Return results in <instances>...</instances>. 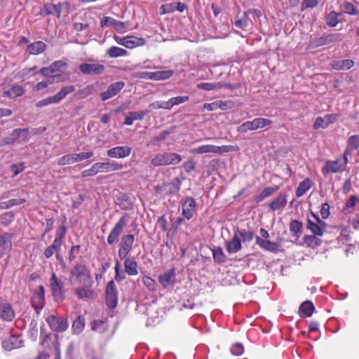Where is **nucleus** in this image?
Wrapping results in <instances>:
<instances>
[{
  "mask_svg": "<svg viewBox=\"0 0 359 359\" xmlns=\"http://www.w3.org/2000/svg\"><path fill=\"white\" fill-rule=\"evenodd\" d=\"M339 14L335 11L330 12L326 19L327 25L331 27L337 26V25L339 23Z\"/></svg>",
  "mask_w": 359,
  "mask_h": 359,
  "instance_id": "3c124183",
  "label": "nucleus"
},
{
  "mask_svg": "<svg viewBox=\"0 0 359 359\" xmlns=\"http://www.w3.org/2000/svg\"><path fill=\"white\" fill-rule=\"evenodd\" d=\"M83 286L75 289V294L80 299H93L94 292L92 289L93 285L81 284Z\"/></svg>",
  "mask_w": 359,
  "mask_h": 359,
  "instance_id": "5701e85b",
  "label": "nucleus"
},
{
  "mask_svg": "<svg viewBox=\"0 0 359 359\" xmlns=\"http://www.w3.org/2000/svg\"><path fill=\"white\" fill-rule=\"evenodd\" d=\"M107 53L110 57H118L126 55L128 52L122 48L111 46L107 50Z\"/></svg>",
  "mask_w": 359,
  "mask_h": 359,
  "instance_id": "a19ab883",
  "label": "nucleus"
},
{
  "mask_svg": "<svg viewBox=\"0 0 359 359\" xmlns=\"http://www.w3.org/2000/svg\"><path fill=\"white\" fill-rule=\"evenodd\" d=\"M106 304L110 309H114L118 303V291L113 280H110L106 287Z\"/></svg>",
  "mask_w": 359,
  "mask_h": 359,
  "instance_id": "9d476101",
  "label": "nucleus"
},
{
  "mask_svg": "<svg viewBox=\"0 0 359 359\" xmlns=\"http://www.w3.org/2000/svg\"><path fill=\"white\" fill-rule=\"evenodd\" d=\"M125 83L123 81H117L111 83L105 91L100 94L102 101H106L116 95L124 87Z\"/></svg>",
  "mask_w": 359,
  "mask_h": 359,
  "instance_id": "ddd939ff",
  "label": "nucleus"
},
{
  "mask_svg": "<svg viewBox=\"0 0 359 359\" xmlns=\"http://www.w3.org/2000/svg\"><path fill=\"white\" fill-rule=\"evenodd\" d=\"M226 251L229 254L236 253L241 250V241L237 233H234L233 238L226 243Z\"/></svg>",
  "mask_w": 359,
  "mask_h": 359,
  "instance_id": "b1692460",
  "label": "nucleus"
},
{
  "mask_svg": "<svg viewBox=\"0 0 359 359\" xmlns=\"http://www.w3.org/2000/svg\"><path fill=\"white\" fill-rule=\"evenodd\" d=\"M290 233L297 238H299L302 232L303 224L297 220L292 219L289 224Z\"/></svg>",
  "mask_w": 359,
  "mask_h": 359,
  "instance_id": "c9c22d12",
  "label": "nucleus"
},
{
  "mask_svg": "<svg viewBox=\"0 0 359 359\" xmlns=\"http://www.w3.org/2000/svg\"><path fill=\"white\" fill-rule=\"evenodd\" d=\"M313 185V182L309 178L304 179L302 182H301L297 189H296V196L301 197L306 194L307 191H309Z\"/></svg>",
  "mask_w": 359,
  "mask_h": 359,
  "instance_id": "2f4dec72",
  "label": "nucleus"
},
{
  "mask_svg": "<svg viewBox=\"0 0 359 359\" xmlns=\"http://www.w3.org/2000/svg\"><path fill=\"white\" fill-rule=\"evenodd\" d=\"M347 165L341 160H327L322 168L321 172L324 177H327L330 173H342Z\"/></svg>",
  "mask_w": 359,
  "mask_h": 359,
  "instance_id": "20e7f679",
  "label": "nucleus"
},
{
  "mask_svg": "<svg viewBox=\"0 0 359 359\" xmlns=\"http://www.w3.org/2000/svg\"><path fill=\"white\" fill-rule=\"evenodd\" d=\"M120 266H121L120 262L118 260H116V264H115V267H114V270H115L114 279L117 282H121L126 278L125 273L120 272Z\"/></svg>",
  "mask_w": 359,
  "mask_h": 359,
  "instance_id": "69168bd1",
  "label": "nucleus"
},
{
  "mask_svg": "<svg viewBox=\"0 0 359 359\" xmlns=\"http://www.w3.org/2000/svg\"><path fill=\"white\" fill-rule=\"evenodd\" d=\"M25 93V89L21 85H14L11 89L4 92V95L8 97H19Z\"/></svg>",
  "mask_w": 359,
  "mask_h": 359,
  "instance_id": "e433bc0d",
  "label": "nucleus"
},
{
  "mask_svg": "<svg viewBox=\"0 0 359 359\" xmlns=\"http://www.w3.org/2000/svg\"><path fill=\"white\" fill-rule=\"evenodd\" d=\"M74 163H76L74 154H68L57 159V164L59 165H69Z\"/></svg>",
  "mask_w": 359,
  "mask_h": 359,
  "instance_id": "a18cd8bd",
  "label": "nucleus"
},
{
  "mask_svg": "<svg viewBox=\"0 0 359 359\" xmlns=\"http://www.w3.org/2000/svg\"><path fill=\"white\" fill-rule=\"evenodd\" d=\"M15 313L12 305L8 301L0 298V318L5 321L11 322Z\"/></svg>",
  "mask_w": 359,
  "mask_h": 359,
  "instance_id": "9b49d317",
  "label": "nucleus"
},
{
  "mask_svg": "<svg viewBox=\"0 0 359 359\" xmlns=\"http://www.w3.org/2000/svg\"><path fill=\"white\" fill-rule=\"evenodd\" d=\"M147 112V111L129 112L128 115L126 116L123 123L126 126H132L134 121L142 120Z\"/></svg>",
  "mask_w": 359,
  "mask_h": 359,
  "instance_id": "c756f323",
  "label": "nucleus"
},
{
  "mask_svg": "<svg viewBox=\"0 0 359 359\" xmlns=\"http://www.w3.org/2000/svg\"><path fill=\"white\" fill-rule=\"evenodd\" d=\"M16 340V338L14 336L10 337L8 339L4 341L3 347L6 350H12L17 348V346L14 344V341Z\"/></svg>",
  "mask_w": 359,
  "mask_h": 359,
  "instance_id": "774afa93",
  "label": "nucleus"
},
{
  "mask_svg": "<svg viewBox=\"0 0 359 359\" xmlns=\"http://www.w3.org/2000/svg\"><path fill=\"white\" fill-rule=\"evenodd\" d=\"M359 202V198L356 196H351L350 198L346 201L345 206L343 209V212L346 214L349 212V209L353 208L357 203Z\"/></svg>",
  "mask_w": 359,
  "mask_h": 359,
  "instance_id": "8fccbe9b",
  "label": "nucleus"
},
{
  "mask_svg": "<svg viewBox=\"0 0 359 359\" xmlns=\"http://www.w3.org/2000/svg\"><path fill=\"white\" fill-rule=\"evenodd\" d=\"M255 123L256 129L257 130L271 126L272 124V121L265 118H255Z\"/></svg>",
  "mask_w": 359,
  "mask_h": 359,
  "instance_id": "052dcab7",
  "label": "nucleus"
},
{
  "mask_svg": "<svg viewBox=\"0 0 359 359\" xmlns=\"http://www.w3.org/2000/svg\"><path fill=\"white\" fill-rule=\"evenodd\" d=\"M71 275L75 277L79 284L93 285L90 271L85 264L78 263L71 270Z\"/></svg>",
  "mask_w": 359,
  "mask_h": 359,
  "instance_id": "f257e3e1",
  "label": "nucleus"
},
{
  "mask_svg": "<svg viewBox=\"0 0 359 359\" xmlns=\"http://www.w3.org/2000/svg\"><path fill=\"white\" fill-rule=\"evenodd\" d=\"M91 329L93 331L103 332L106 330L105 324L103 320H94L90 323Z\"/></svg>",
  "mask_w": 359,
  "mask_h": 359,
  "instance_id": "864d4df0",
  "label": "nucleus"
},
{
  "mask_svg": "<svg viewBox=\"0 0 359 359\" xmlns=\"http://www.w3.org/2000/svg\"><path fill=\"white\" fill-rule=\"evenodd\" d=\"M286 204V195H279L269 203V207L272 210L275 211L285 208Z\"/></svg>",
  "mask_w": 359,
  "mask_h": 359,
  "instance_id": "473e14b6",
  "label": "nucleus"
},
{
  "mask_svg": "<svg viewBox=\"0 0 359 359\" xmlns=\"http://www.w3.org/2000/svg\"><path fill=\"white\" fill-rule=\"evenodd\" d=\"M8 137L11 144L18 140L27 142L29 139V129L28 128H15L11 133Z\"/></svg>",
  "mask_w": 359,
  "mask_h": 359,
  "instance_id": "dca6fc26",
  "label": "nucleus"
},
{
  "mask_svg": "<svg viewBox=\"0 0 359 359\" xmlns=\"http://www.w3.org/2000/svg\"><path fill=\"white\" fill-rule=\"evenodd\" d=\"M85 327V318L83 316H79L72 323L74 332L79 334Z\"/></svg>",
  "mask_w": 359,
  "mask_h": 359,
  "instance_id": "c03bdc74",
  "label": "nucleus"
},
{
  "mask_svg": "<svg viewBox=\"0 0 359 359\" xmlns=\"http://www.w3.org/2000/svg\"><path fill=\"white\" fill-rule=\"evenodd\" d=\"M94 88L93 85H88L86 87L78 90L77 97L79 99H84L93 93Z\"/></svg>",
  "mask_w": 359,
  "mask_h": 359,
  "instance_id": "13d9d810",
  "label": "nucleus"
},
{
  "mask_svg": "<svg viewBox=\"0 0 359 359\" xmlns=\"http://www.w3.org/2000/svg\"><path fill=\"white\" fill-rule=\"evenodd\" d=\"M172 70H163L152 72V79L154 81L166 80L173 75Z\"/></svg>",
  "mask_w": 359,
  "mask_h": 359,
  "instance_id": "ea45409f",
  "label": "nucleus"
},
{
  "mask_svg": "<svg viewBox=\"0 0 359 359\" xmlns=\"http://www.w3.org/2000/svg\"><path fill=\"white\" fill-rule=\"evenodd\" d=\"M314 309V305L311 301H305L299 306V316L301 317H310L313 313Z\"/></svg>",
  "mask_w": 359,
  "mask_h": 359,
  "instance_id": "7c9ffc66",
  "label": "nucleus"
},
{
  "mask_svg": "<svg viewBox=\"0 0 359 359\" xmlns=\"http://www.w3.org/2000/svg\"><path fill=\"white\" fill-rule=\"evenodd\" d=\"M311 216L315 219V222L308 218L306 220V229L315 236H323L327 227L326 223L313 212H311Z\"/></svg>",
  "mask_w": 359,
  "mask_h": 359,
  "instance_id": "39448f33",
  "label": "nucleus"
},
{
  "mask_svg": "<svg viewBox=\"0 0 359 359\" xmlns=\"http://www.w3.org/2000/svg\"><path fill=\"white\" fill-rule=\"evenodd\" d=\"M212 256L214 260L219 264L224 263L226 259L225 255L224 254L222 248H218L213 250Z\"/></svg>",
  "mask_w": 359,
  "mask_h": 359,
  "instance_id": "4d7b16f0",
  "label": "nucleus"
},
{
  "mask_svg": "<svg viewBox=\"0 0 359 359\" xmlns=\"http://www.w3.org/2000/svg\"><path fill=\"white\" fill-rule=\"evenodd\" d=\"M101 27H111L121 32L128 27V22L118 21L111 17L105 16L100 21Z\"/></svg>",
  "mask_w": 359,
  "mask_h": 359,
  "instance_id": "a211bd4d",
  "label": "nucleus"
},
{
  "mask_svg": "<svg viewBox=\"0 0 359 359\" xmlns=\"http://www.w3.org/2000/svg\"><path fill=\"white\" fill-rule=\"evenodd\" d=\"M165 195L176 194L180 190V187L173 182L164 183Z\"/></svg>",
  "mask_w": 359,
  "mask_h": 359,
  "instance_id": "5fc2aeb1",
  "label": "nucleus"
},
{
  "mask_svg": "<svg viewBox=\"0 0 359 359\" xmlns=\"http://www.w3.org/2000/svg\"><path fill=\"white\" fill-rule=\"evenodd\" d=\"M341 11L348 15H354L358 13L357 8L351 2H345L341 7Z\"/></svg>",
  "mask_w": 359,
  "mask_h": 359,
  "instance_id": "603ef678",
  "label": "nucleus"
},
{
  "mask_svg": "<svg viewBox=\"0 0 359 359\" xmlns=\"http://www.w3.org/2000/svg\"><path fill=\"white\" fill-rule=\"evenodd\" d=\"M131 148L128 146H116L107 150V156L114 158H124L130 156Z\"/></svg>",
  "mask_w": 359,
  "mask_h": 359,
  "instance_id": "2eb2a0df",
  "label": "nucleus"
},
{
  "mask_svg": "<svg viewBox=\"0 0 359 359\" xmlns=\"http://www.w3.org/2000/svg\"><path fill=\"white\" fill-rule=\"evenodd\" d=\"M128 220V216L126 214L119 218L107 237V243L109 245H113L117 242L123 229L127 224Z\"/></svg>",
  "mask_w": 359,
  "mask_h": 359,
  "instance_id": "423d86ee",
  "label": "nucleus"
},
{
  "mask_svg": "<svg viewBox=\"0 0 359 359\" xmlns=\"http://www.w3.org/2000/svg\"><path fill=\"white\" fill-rule=\"evenodd\" d=\"M182 161L180 154L173 152H165L157 154L151 161V163L155 166L177 165Z\"/></svg>",
  "mask_w": 359,
  "mask_h": 359,
  "instance_id": "f03ea898",
  "label": "nucleus"
},
{
  "mask_svg": "<svg viewBox=\"0 0 359 359\" xmlns=\"http://www.w3.org/2000/svg\"><path fill=\"white\" fill-rule=\"evenodd\" d=\"M45 290L42 285L39 287V291L36 292L32 297V305L36 311L40 310L44 305Z\"/></svg>",
  "mask_w": 359,
  "mask_h": 359,
  "instance_id": "412c9836",
  "label": "nucleus"
},
{
  "mask_svg": "<svg viewBox=\"0 0 359 359\" xmlns=\"http://www.w3.org/2000/svg\"><path fill=\"white\" fill-rule=\"evenodd\" d=\"M240 150L239 147L237 144L235 145H215V154H223L224 153H229L232 151H238Z\"/></svg>",
  "mask_w": 359,
  "mask_h": 359,
  "instance_id": "79ce46f5",
  "label": "nucleus"
},
{
  "mask_svg": "<svg viewBox=\"0 0 359 359\" xmlns=\"http://www.w3.org/2000/svg\"><path fill=\"white\" fill-rule=\"evenodd\" d=\"M348 146L353 149H358L359 148V136L353 135L349 137L348 140Z\"/></svg>",
  "mask_w": 359,
  "mask_h": 359,
  "instance_id": "338daca9",
  "label": "nucleus"
},
{
  "mask_svg": "<svg viewBox=\"0 0 359 359\" xmlns=\"http://www.w3.org/2000/svg\"><path fill=\"white\" fill-rule=\"evenodd\" d=\"M341 40L339 34H330L319 38L314 39L311 45L315 47H319L327 44L333 43Z\"/></svg>",
  "mask_w": 359,
  "mask_h": 359,
  "instance_id": "f3484780",
  "label": "nucleus"
},
{
  "mask_svg": "<svg viewBox=\"0 0 359 359\" xmlns=\"http://www.w3.org/2000/svg\"><path fill=\"white\" fill-rule=\"evenodd\" d=\"M100 172H109L120 170L123 168V164L116 161L98 162Z\"/></svg>",
  "mask_w": 359,
  "mask_h": 359,
  "instance_id": "393cba45",
  "label": "nucleus"
},
{
  "mask_svg": "<svg viewBox=\"0 0 359 359\" xmlns=\"http://www.w3.org/2000/svg\"><path fill=\"white\" fill-rule=\"evenodd\" d=\"M144 285L150 291H154L156 289L155 280L149 276H145L142 278Z\"/></svg>",
  "mask_w": 359,
  "mask_h": 359,
  "instance_id": "0e129e2a",
  "label": "nucleus"
},
{
  "mask_svg": "<svg viewBox=\"0 0 359 359\" xmlns=\"http://www.w3.org/2000/svg\"><path fill=\"white\" fill-rule=\"evenodd\" d=\"M145 44V40L135 36H127L125 47L127 48H134L135 47L142 46Z\"/></svg>",
  "mask_w": 359,
  "mask_h": 359,
  "instance_id": "72a5a7b5",
  "label": "nucleus"
},
{
  "mask_svg": "<svg viewBox=\"0 0 359 359\" xmlns=\"http://www.w3.org/2000/svg\"><path fill=\"white\" fill-rule=\"evenodd\" d=\"M224 85L221 83H207L203 82L199 83L196 85V87L199 89L204 90H214L222 88Z\"/></svg>",
  "mask_w": 359,
  "mask_h": 359,
  "instance_id": "37998d69",
  "label": "nucleus"
},
{
  "mask_svg": "<svg viewBox=\"0 0 359 359\" xmlns=\"http://www.w3.org/2000/svg\"><path fill=\"white\" fill-rule=\"evenodd\" d=\"M192 154H203L208 153L215 154V145L213 144H203L198 147L191 149L190 151Z\"/></svg>",
  "mask_w": 359,
  "mask_h": 359,
  "instance_id": "f704fd0d",
  "label": "nucleus"
},
{
  "mask_svg": "<svg viewBox=\"0 0 359 359\" xmlns=\"http://www.w3.org/2000/svg\"><path fill=\"white\" fill-rule=\"evenodd\" d=\"M74 90L75 88L72 85L63 86L58 93L52 96L55 104L60 102L67 95Z\"/></svg>",
  "mask_w": 359,
  "mask_h": 359,
  "instance_id": "c85d7f7f",
  "label": "nucleus"
},
{
  "mask_svg": "<svg viewBox=\"0 0 359 359\" xmlns=\"http://www.w3.org/2000/svg\"><path fill=\"white\" fill-rule=\"evenodd\" d=\"M46 47L47 46L44 42L38 41L29 44L27 48V51L30 55H39L43 53Z\"/></svg>",
  "mask_w": 359,
  "mask_h": 359,
  "instance_id": "bb28decb",
  "label": "nucleus"
},
{
  "mask_svg": "<svg viewBox=\"0 0 359 359\" xmlns=\"http://www.w3.org/2000/svg\"><path fill=\"white\" fill-rule=\"evenodd\" d=\"M158 281L163 287L173 285L175 281V271L172 268L158 276Z\"/></svg>",
  "mask_w": 359,
  "mask_h": 359,
  "instance_id": "4be33fe9",
  "label": "nucleus"
},
{
  "mask_svg": "<svg viewBox=\"0 0 359 359\" xmlns=\"http://www.w3.org/2000/svg\"><path fill=\"white\" fill-rule=\"evenodd\" d=\"M134 241L135 236L133 234H126L121 237L118 251V255L120 259L123 260L130 253L133 248Z\"/></svg>",
  "mask_w": 359,
  "mask_h": 359,
  "instance_id": "6e6552de",
  "label": "nucleus"
},
{
  "mask_svg": "<svg viewBox=\"0 0 359 359\" xmlns=\"http://www.w3.org/2000/svg\"><path fill=\"white\" fill-rule=\"evenodd\" d=\"M256 243L264 250L277 253L280 250V245L275 242L269 240L263 239L261 237L255 236Z\"/></svg>",
  "mask_w": 359,
  "mask_h": 359,
  "instance_id": "6ab92c4d",
  "label": "nucleus"
},
{
  "mask_svg": "<svg viewBox=\"0 0 359 359\" xmlns=\"http://www.w3.org/2000/svg\"><path fill=\"white\" fill-rule=\"evenodd\" d=\"M128 220V216L126 214L119 218L107 237V243L109 245H113L117 242L123 229L127 224Z\"/></svg>",
  "mask_w": 359,
  "mask_h": 359,
  "instance_id": "0eeeda50",
  "label": "nucleus"
},
{
  "mask_svg": "<svg viewBox=\"0 0 359 359\" xmlns=\"http://www.w3.org/2000/svg\"><path fill=\"white\" fill-rule=\"evenodd\" d=\"M318 236L312 235H305L303 238L304 243L306 245L307 247L315 248L317 246H320L322 243V241L317 238Z\"/></svg>",
  "mask_w": 359,
  "mask_h": 359,
  "instance_id": "4c0bfd02",
  "label": "nucleus"
},
{
  "mask_svg": "<svg viewBox=\"0 0 359 359\" xmlns=\"http://www.w3.org/2000/svg\"><path fill=\"white\" fill-rule=\"evenodd\" d=\"M255 119L252 121H245L243 123H242L239 127H238L237 130L239 133H247L248 130H255Z\"/></svg>",
  "mask_w": 359,
  "mask_h": 359,
  "instance_id": "de8ad7c7",
  "label": "nucleus"
},
{
  "mask_svg": "<svg viewBox=\"0 0 359 359\" xmlns=\"http://www.w3.org/2000/svg\"><path fill=\"white\" fill-rule=\"evenodd\" d=\"M25 198H13L3 203V208L8 209L13 206L21 205L25 203Z\"/></svg>",
  "mask_w": 359,
  "mask_h": 359,
  "instance_id": "bf43d9fd",
  "label": "nucleus"
},
{
  "mask_svg": "<svg viewBox=\"0 0 359 359\" xmlns=\"http://www.w3.org/2000/svg\"><path fill=\"white\" fill-rule=\"evenodd\" d=\"M235 233H238V236L243 242H250L254 238V233L251 231L239 230L237 229Z\"/></svg>",
  "mask_w": 359,
  "mask_h": 359,
  "instance_id": "49530a36",
  "label": "nucleus"
},
{
  "mask_svg": "<svg viewBox=\"0 0 359 359\" xmlns=\"http://www.w3.org/2000/svg\"><path fill=\"white\" fill-rule=\"evenodd\" d=\"M196 203L194 198L188 197L182 205V214L187 219L193 217L196 212Z\"/></svg>",
  "mask_w": 359,
  "mask_h": 359,
  "instance_id": "4468645a",
  "label": "nucleus"
},
{
  "mask_svg": "<svg viewBox=\"0 0 359 359\" xmlns=\"http://www.w3.org/2000/svg\"><path fill=\"white\" fill-rule=\"evenodd\" d=\"M12 239L13 236L9 233L0 235V258L11 250Z\"/></svg>",
  "mask_w": 359,
  "mask_h": 359,
  "instance_id": "aec40b11",
  "label": "nucleus"
},
{
  "mask_svg": "<svg viewBox=\"0 0 359 359\" xmlns=\"http://www.w3.org/2000/svg\"><path fill=\"white\" fill-rule=\"evenodd\" d=\"M49 287L56 302H62L65 299V286L63 282L57 277L55 272H52L49 280Z\"/></svg>",
  "mask_w": 359,
  "mask_h": 359,
  "instance_id": "7ed1b4c3",
  "label": "nucleus"
},
{
  "mask_svg": "<svg viewBox=\"0 0 359 359\" xmlns=\"http://www.w3.org/2000/svg\"><path fill=\"white\" fill-rule=\"evenodd\" d=\"M104 69V66L99 63H82L79 65L80 72L86 75L101 74Z\"/></svg>",
  "mask_w": 359,
  "mask_h": 359,
  "instance_id": "f8f14e48",
  "label": "nucleus"
},
{
  "mask_svg": "<svg viewBox=\"0 0 359 359\" xmlns=\"http://www.w3.org/2000/svg\"><path fill=\"white\" fill-rule=\"evenodd\" d=\"M67 63L62 61L57 60L53 62L50 66L54 74L63 71L67 67Z\"/></svg>",
  "mask_w": 359,
  "mask_h": 359,
  "instance_id": "680f3d73",
  "label": "nucleus"
},
{
  "mask_svg": "<svg viewBox=\"0 0 359 359\" xmlns=\"http://www.w3.org/2000/svg\"><path fill=\"white\" fill-rule=\"evenodd\" d=\"M74 90L75 88L72 85L63 86L58 93L52 96L55 104L60 102L67 95Z\"/></svg>",
  "mask_w": 359,
  "mask_h": 359,
  "instance_id": "cd10ccee",
  "label": "nucleus"
},
{
  "mask_svg": "<svg viewBox=\"0 0 359 359\" xmlns=\"http://www.w3.org/2000/svg\"><path fill=\"white\" fill-rule=\"evenodd\" d=\"M218 103V109H221L223 111H226L233 109L235 107V103L233 101L228 100H217Z\"/></svg>",
  "mask_w": 359,
  "mask_h": 359,
  "instance_id": "6e6d98bb",
  "label": "nucleus"
},
{
  "mask_svg": "<svg viewBox=\"0 0 359 359\" xmlns=\"http://www.w3.org/2000/svg\"><path fill=\"white\" fill-rule=\"evenodd\" d=\"M250 20L248 17L247 12H245L243 15L238 20H236L234 25L236 27L242 29H245L250 25Z\"/></svg>",
  "mask_w": 359,
  "mask_h": 359,
  "instance_id": "09e8293b",
  "label": "nucleus"
},
{
  "mask_svg": "<svg viewBox=\"0 0 359 359\" xmlns=\"http://www.w3.org/2000/svg\"><path fill=\"white\" fill-rule=\"evenodd\" d=\"M53 8H55V6L53 4H44L42 8L40 10L39 14L43 16H47L52 13H53Z\"/></svg>",
  "mask_w": 359,
  "mask_h": 359,
  "instance_id": "e2e57ef3",
  "label": "nucleus"
},
{
  "mask_svg": "<svg viewBox=\"0 0 359 359\" xmlns=\"http://www.w3.org/2000/svg\"><path fill=\"white\" fill-rule=\"evenodd\" d=\"M49 327L52 330L56 332H63L68 328V320L66 318L57 317L55 315H50L46 318Z\"/></svg>",
  "mask_w": 359,
  "mask_h": 359,
  "instance_id": "1a4fd4ad",
  "label": "nucleus"
},
{
  "mask_svg": "<svg viewBox=\"0 0 359 359\" xmlns=\"http://www.w3.org/2000/svg\"><path fill=\"white\" fill-rule=\"evenodd\" d=\"M189 97L188 95L171 97L168 101H166V107H168V109L170 110L175 105L186 102L189 100Z\"/></svg>",
  "mask_w": 359,
  "mask_h": 359,
  "instance_id": "58836bf2",
  "label": "nucleus"
},
{
  "mask_svg": "<svg viewBox=\"0 0 359 359\" xmlns=\"http://www.w3.org/2000/svg\"><path fill=\"white\" fill-rule=\"evenodd\" d=\"M124 259L125 273L128 276H136L138 273L137 262L133 257H126Z\"/></svg>",
  "mask_w": 359,
  "mask_h": 359,
  "instance_id": "a878e982",
  "label": "nucleus"
}]
</instances>
